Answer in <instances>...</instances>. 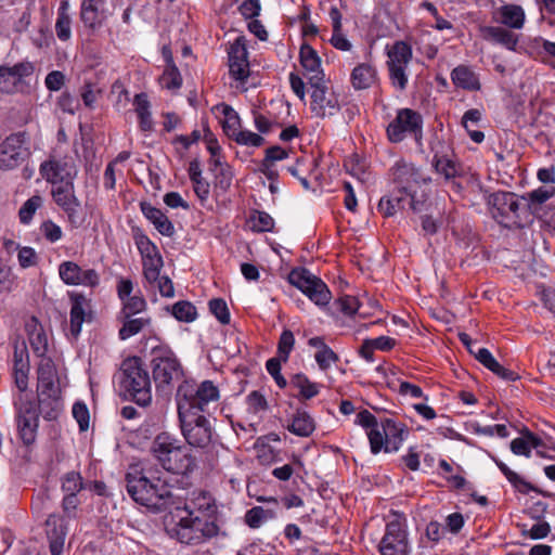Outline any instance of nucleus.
<instances>
[{"label":"nucleus","mask_w":555,"mask_h":555,"mask_svg":"<svg viewBox=\"0 0 555 555\" xmlns=\"http://www.w3.org/2000/svg\"><path fill=\"white\" fill-rule=\"evenodd\" d=\"M391 181L399 189L400 194L409 196V208L413 212H421L426 207L427 194L418 193L417 188L431 182L421 168L403 158L397 160L390 168Z\"/></svg>","instance_id":"obj_6"},{"label":"nucleus","mask_w":555,"mask_h":555,"mask_svg":"<svg viewBox=\"0 0 555 555\" xmlns=\"http://www.w3.org/2000/svg\"><path fill=\"white\" fill-rule=\"evenodd\" d=\"M250 228L256 232H270L273 230L274 220L266 211L255 210L248 220Z\"/></svg>","instance_id":"obj_43"},{"label":"nucleus","mask_w":555,"mask_h":555,"mask_svg":"<svg viewBox=\"0 0 555 555\" xmlns=\"http://www.w3.org/2000/svg\"><path fill=\"white\" fill-rule=\"evenodd\" d=\"M65 76L60 70H53L46 77V86L51 91H57L64 85Z\"/></svg>","instance_id":"obj_64"},{"label":"nucleus","mask_w":555,"mask_h":555,"mask_svg":"<svg viewBox=\"0 0 555 555\" xmlns=\"http://www.w3.org/2000/svg\"><path fill=\"white\" fill-rule=\"evenodd\" d=\"M146 309V301L142 296L133 295L122 300V309L119 315H137Z\"/></svg>","instance_id":"obj_49"},{"label":"nucleus","mask_w":555,"mask_h":555,"mask_svg":"<svg viewBox=\"0 0 555 555\" xmlns=\"http://www.w3.org/2000/svg\"><path fill=\"white\" fill-rule=\"evenodd\" d=\"M151 367L157 390L164 392L171 390L172 384L183 376V369L179 359L167 346L152 348Z\"/></svg>","instance_id":"obj_10"},{"label":"nucleus","mask_w":555,"mask_h":555,"mask_svg":"<svg viewBox=\"0 0 555 555\" xmlns=\"http://www.w3.org/2000/svg\"><path fill=\"white\" fill-rule=\"evenodd\" d=\"M283 360L279 358H271L267 361L266 367L268 373L273 377L276 385L280 388H285L287 385L286 379L281 374V362Z\"/></svg>","instance_id":"obj_54"},{"label":"nucleus","mask_w":555,"mask_h":555,"mask_svg":"<svg viewBox=\"0 0 555 555\" xmlns=\"http://www.w3.org/2000/svg\"><path fill=\"white\" fill-rule=\"evenodd\" d=\"M51 196L54 203L67 215L68 220L75 223L80 202L75 194L74 181L52 184Z\"/></svg>","instance_id":"obj_19"},{"label":"nucleus","mask_w":555,"mask_h":555,"mask_svg":"<svg viewBox=\"0 0 555 555\" xmlns=\"http://www.w3.org/2000/svg\"><path fill=\"white\" fill-rule=\"evenodd\" d=\"M409 205V196L400 194L399 189L396 192L385 195L379 199L378 211L385 217H392L398 211L403 210Z\"/></svg>","instance_id":"obj_30"},{"label":"nucleus","mask_w":555,"mask_h":555,"mask_svg":"<svg viewBox=\"0 0 555 555\" xmlns=\"http://www.w3.org/2000/svg\"><path fill=\"white\" fill-rule=\"evenodd\" d=\"M118 383L126 398L141 406L151 403V378L140 358L131 357L122 361L118 373Z\"/></svg>","instance_id":"obj_7"},{"label":"nucleus","mask_w":555,"mask_h":555,"mask_svg":"<svg viewBox=\"0 0 555 555\" xmlns=\"http://www.w3.org/2000/svg\"><path fill=\"white\" fill-rule=\"evenodd\" d=\"M178 411L204 413L210 403L220 398L218 387L211 380L196 384L193 380H183L177 389Z\"/></svg>","instance_id":"obj_9"},{"label":"nucleus","mask_w":555,"mask_h":555,"mask_svg":"<svg viewBox=\"0 0 555 555\" xmlns=\"http://www.w3.org/2000/svg\"><path fill=\"white\" fill-rule=\"evenodd\" d=\"M44 531L51 555H61L67 534L65 519L61 515H50L44 522Z\"/></svg>","instance_id":"obj_22"},{"label":"nucleus","mask_w":555,"mask_h":555,"mask_svg":"<svg viewBox=\"0 0 555 555\" xmlns=\"http://www.w3.org/2000/svg\"><path fill=\"white\" fill-rule=\"evenodd\" d=\"M433 166L435 170L442 175L447 180L452 179L457 175L456 164L447 155H439L438 152L434 155Z\"/></svg>","instance_id":"obj_41"},{"label":"nucleus","mask_w":555,"mask_h":555,"mask_svg":"<svg viewBox=\"0 0 555 555\" xmlns=\"http://www.w3.org/2000/svg\"><path fill=\"white\" fill-rule=\"evenodd\" d=\"M101 0H82L80 8V18L85 26L94 29L99 23L98 3Z\"/></svg>","instance_id":"obj_39"},{"label":"nucleus","mask_w":555,"mask_h":555,"mask_svg":"<svg viewBox=\"0 0 555 555\" xmlns=\"http://www.w3.org/2000/svg\"><path fill=\"white\" fill-rule=\"evenodd\" d=\"M337 305L341 312H344L346 315H352L354 314L359 309V301L356 297L345 295L338 298Z\"/></svg>","instance_id":"obj_59"},{"label":"nucleus","mask_w":555,"mask_h":555,"mask_svg":"<svg viewBox=\"0 0 555 555\" xmlns=\"http://www.w3.org/2000/svg\"><path fill=\"white\" fill-rule=\"evenodd\" d=\"M172 315L182 322H192L196 319V308L190 301H178L172 306Z\"/></svg>","instance_id":"obj_46"},{"label":"nucleus","mask_w":555,"mask_h":555,"mask_svg":"<svg viewBox=\"0 0 555 555\" xmlns=\"http://www.w3.org/2000/svg\"><path fill=\"white\" fill-rule=\"evenodd\" d=\"M40 231L43 237L50 243L57 242L59 240H61L63 234L62 229L51 220L42 222V224L40 225Z\"/></svg>","instance_id":"obj_56"},{"label":"nucleus","mask_w":555,"mask_h":555,"mask_svg":"<svg viewBox=\"0 0 555 555\" xmlns=\"http://www.w3.org/2000/svg\"><path fill=\"white\" fill-rule=\"evenodd\" d=\"M140 206L144 217L153 223L155 229L162 235L172 236L175 234V227L172 222L160 209L146 202H142Z\"/></svg>","instance_id":"obj_26"},{"label":"nucleus","mask_w":555,"mask_h":555,"mask_svg":"<svg viewBox=\"0 0 555 555\" xmlns=\"http://www.w3.org/2000/svg\"><path fill=\"white\" fill-rule=\"evenodd\" d=\"M475 358L490 371L498 369L499 362L487 348H477Z\"/></svg>","instance_id":"obj_62"},{"label":"nucleus","mask_w":555,"mask_h":555,"mask_svg":"<svg viewBox=\"0 0 555 555\" xmlns=\"http://www.w3.org/2000/svg\"><path fill=\"white\" fill-rule=\"evenodd\" d=\"M72 20L67 14V2H63L59 9L55 23L56 36L62 41H67L72 36Z\"/></svg>","instance_id":"obj_40"},{"label":"nucleus","mask_w":555,"mask_h":555,"mask_svg":"<svg viewBox=\"0 0 555 555\" xmlns=\"http://www.w3.org/2000/svg\"><path fill=\"white\" fill-rule=\"evenodd\" d=\"M287 429L296 436L309 437L315 429L313 418L306 411H297L287 426Z\"/></svg>","instance_id":"obj_34"},{"label":"nucleus","mask_w":555,"mask_h":555,"mask_svg":"<svg viewBox=\"0 0 555 555\" xmlns=\"http://www.w3.org/2000/svg\"><path fill=\"white\" fill-rule=\"evenodd\" d=\"M70 325L69 332L73 337H78L85 321L91 318L90 300L81 293L70 292Z\"/></svg>","instance_id":"obj_23"},{"label":"nucleus","mask_w":555,"mask_h":555,"mask_svg":"<svg viewBox=\"0 0 555 555\" xmlns=\"http://www.w3.org/2000/svg\"><path fill=\"white\" fill-rule=\"evenodd\" d=\"M406 66L388 65L389 77L395 88L403 91L408 85V75L405 73Z\"/></svg>","instance_id":"obj_51"},{"label":"nucleus","mask_w":555,"mask_h":555,"mask_svg":"<svg viewBox=\"0 0 555 555\" xmlns=\"http://www.w3.org/2000/svg\"><path fill=\"white\" fill-rule=\"evenodd\" d=\"M246 399L248 409L254 413H258L267 408L266 398L258 391H251Z\"/></svg>","instance_id":"obj_61"},{"label":"nucleus","mask_w":555,"mask_h":555,"mask_svg":"<svg viewBox=\"0 0 555 555\" xmlns=\"http://www.w3.org/2000/svg\"><path fill=\"white\" fill-rule=\"evenodd\" d=\"M188 516L181 517L177 525L169 530L171 537L180 543L196 545L204 542V533L199 531V517H193V513L185 507Z\"/></svg>","instance_id":"obj_20"},{"label":"nucleus","mask_w":555,"mask_h":555,"mask_svg":"<svg viewBox=\"0 0 555 555\" xmlns=\"http://www.w3.org/2000/svg\"><path fill=\"white\" fill-rule=\"evenodd\" d=\"M151 468L133 469L126 474V488L131 499L146 507L167 509L177 504L175 488L156 477Z\"/></svg>","instance_id":"obj_2"},{"label":"nucleus","mask_w":555,"mask_h":555,"mask_svg":"<svg viewBox=\"0 0 555 555\" xmlns=\"http://www.w3.org/2000/svg\"><path fill=\"white\" fill-rule=\"evenodd\" d=\"M29 372L30 360L26 341L16 340L12 370L16 387L13 393L15 442L12 465L20 476L31 472L35 444V392L28 389Z\"/></svg>","instance_id":"obj_1"},{"label":"nucleus","mask_w":555,"mask_h":555,"mask_svg":"<svg viewBox=\"0 0 555 555\" xmlns=\"http://www.w3.org/2000/svg\"><path fill=\"white\" fill-rule=\"evenodd\" d=\"M150 451L155 461L169 473L186 475L196 467L190 448L168 433L158 434L153 439Z\"/></svg>","instance_id":"obj_3"},{"label":"nucleus","mask_w":555,"mask_h":555,"mask_svg":"<svg viewBox=\"0 0 555 555\" xmlns=\"http://www.w3.org/2000/svg\"><path fill=\"white\" fill-rule=\"evenodd\" d=\"M388 57L387 65L408 66L412 60V48L404 41H397L388 50Z\"/></svg>","instance_id":"obj_38"},{"label":"nucleus","mask_w":555,"mask_h":555,"mask_svg":"<svg viewBox=\"0 0 555 555\" xmlns=\"http://www.w3.org/2000/svg\"><path fill=\"white\" fill-rule=\"evenodd\" d=\"M367 437L372 453L377 454L383 447L385 448V435L383 429H379L378 426L369 430Z\"/></svg>","instance_id":"obj_57"},{"label":"nucleus","mask_w":555,"mask_h":555,"mask_svg":"<svg viewBox=\"0 0 555 555\" xmlns=\"http://www.w3.org/2000/svg\"><path fill=\"white\" fill-rule=\"evenodd\" d=\"M30 152L26 145L25 133H13L0 144V169H13L28 158Z\"/></svg>","instance_id":"obj_16"},{"label":"nucleus","mask_w":555,"mask_h":555,"mask_svg":"<svg viewBox=\"0 0 555 555\" xmlns=\"http://www.w3.org/2000/svg\"><path fill=\"white\" fill-rule=\"evenodd\" d=\"M499 22L509 28L520 29L525 24V11L517 4H505L498 11Z\"/></svg>","instance_id":"obj_31"},{"label":"nucleus","mask_w":555,"mask_h":555,"mask_svg":"<svg viewBox=\"0 0 555 555\" xmlns=\"http://www.w3.org/2000/svg\"><path fill=\"white\" fill-rule=\"evenodd\" d=\"M485 40L505 47L511 51L516 50L518 36L500 26H483L480 29Z\"/></svg>","instance_id":"obj_27"},{"label":"nucleus","mask_w":555,"mask_h":555,"mask_svg":"<svg viewBox=\"0 0 555 555\" xmlns=\"http://www.w3.org/2000/svg\"><path fill=\"white\" fill-rule=\"evenodd\" d=\"M144 279L149 284H154L160 275L163 268L162 256L142 260Z\"/></svg>","instance_id":"obj_48"},{"label":"nucleus","mask_w":555,"mask_h":555,"mask_svg":"<svg viewBox=\"0 0 555 555\" xmlns=\"http://www.w3.org/2000/svg\"><path fill=\"white\" fill-rule=\"evenodd\" d=\"M135 113L139 117V126L142 131L153 129V120L150 111V101L145 93H139L134 96Z\"/></svg>","instance_id":"obj_37"},{"label":"nucleus","mask_w":555,"mask_h":555,"mask_svg":"<svg viewBox=\"0 0 555 555\" xmlns=\"http://www.w3.org/2000/svg\"><path fill=\"white\" fill-rule=\"evenodd\" d=\"M181 430L186 442L196 448L206 449L205 461L215 467L222 443L214 440V430L209 420L202 413L178 411Z\"/></svg>","instance_id":"obj_5"},{"label":"nucleus","mask_w":555,"mask_h":555,"mask_svg":"<svg viewBox=\"0 0 555 555\" xmlns=\"http://www.w3.org/2000/svg\"><path fill=\"white\" fill-rule=\"evenodd\" d=\"M278 516L276 508H264L254 506L245 514V522L251 529L260 528L267 520L274 519Z\"/></svg>","instance_id":"obj_36"},{"label":"nucleus","mask_w":555,"mask_h":555,"mask_svg":"<svg viewBox=\"0 0 555 555\" xmlns=\"http://www.w3.org/2000/svg\"><path fill=\"white\" fill-rule=\"evenodd\" d=\"M288 282L318 306H325L331 300L326 284L306 268L293 269L288 274Z\"/></svg>","instance_id":"obj_12"},{"label":"nucleus","mask_w":555,"mask_h":555,"mask_svg":"<svg viewBox=\"0 0 555 555\" xmlns=\"http://www.w3.org/2000/svg\"><path fill=\"white\" fill-rule=\"evenodd\" d=\"M314 359L321 371H326L333 363L339 361L338 354L330 347L324 350H318L314 354Z\"/></svg>","instance_id":"obj_53"},{"label":"nucleus","mask_w":555,"mask_h":555,"mask_svg":"<svg viewBox=\"0 0 555 555\" xmlns=\"http://www.w3.org/2000/svg\"><path fill=\"white\" fill-rule=\"evenodd\" d=\"M35 215V196L29 197L18 211L20 221L28 224Z\"/></svg>","instance_id":"obj_63"},{"label":"nucleus","mask_w":555,"mask_h":555,"mask_svg":"<svg viewBox=\"0 0 555 555\" xmlns=\"http://www.w3.org/2000/svg\"><path fill=\"white\" fill-rule=\"evenodd\" d=\"M34 73L31 63H17L12 67L0 66V92L15 93L28 92L29 83L26 78L30 77Z\"/></svg>","instance_id":"obj_15"},{"label":"nucleus","mask_w":555,"mask_h":555,"mask_svg":"<svg viewBox=\"0 0 555 555\" xmlns=\"http://www.w3.org/2000/svg\"><path fill=\"white\" fill-rule=\"evenodd\" d=\"M73 415L79 424L80 430H86L89 426V411L85 403L76 402L73 406Z\"/></svg>","instance_id":"obj_58"},{"label":"nucleus","mask_w":555,"mask_h":555,"mask_svg":"<svg viewBox=\"0 0 555 555\" xmlns=\"http://www.w3.org/2000/svg\"><path fill=\"white\" fill-rule=\"evenodd\" d=\"M245 18H255L259 15L261 7L260 0H245L238 8Z\"/></svg>","instance_id":"obj_60"},{"label":"nucleus","mask_w":555,"mask_h":555,"mask_svg":"<svg viewBox=\"0 0 555 555\" xmlns=\"http://www.w3.org/2000/svg\"><path fill=\"white\" fill-rule=\"evenodd\" d=\"M451 80L457 88L478 91L481 88L479 76L468 66L459 65L451 72Z\"/></svg>","instance_id":"obj_28"},{"label":"nucleus","mask_w":555,"mask_h":555,"mask_svg":"<svg viewBox=\"0 0 555 555\" xmlns=\"http://www.w3.org/2000/svg\"><path fill=\"white\" fill-rule=\"evenodd\" d=\"M248 52L242 38H237L229 49V70L231 76L245 81L249 76Z\"/></svg>","instance_id":"obj_21"},{"label":"nucleus","mask_w":555,"mask_h":555,"mask_svg":"<svg viewBox=\"0 0 555 555\" xmlns=\"http://www.w3.org/2000/svg\"><path fill=\"white\" fill-rule=\"evenodd\" d=\"M86 485L82 481V477L77 472H69L62 478V490L65 494L77 495Z\"/></svg>","instance_id":"obj_45"},{"label":"nucleus","mask_w":555,"mask_h":555,"mask_svg":"<svg viewBox=\"0 0 555 555\" xmlns=\"http://www.w3.org/2000/svg\"><path fill=\"white\" fill-rule=\"evenodd\" d=\"M77 166L72 157H51L40 165L41 176L51 184L74 181L77 177Z\"/></svg>","instance_id":"obj_17"},{"label":"nucleus","mask_w":555,"mask_h":555,"mask_svg":"<svg viewBox=\"0 0 555 555\" xmlns=\"http://www.w3.org/2000/svg\"><path fill=\"white\" fill-rule=\"evenodd\" d=\"M488 205L493 219L505 228H524L532 222L530 205L524 204L521 197L513 192L498 191L491 194Z\"/></svg>","instance_id":"obj_8"},{"label":"nucleus","mask_w":555,"mask_h":555,"mask_svg":"<svg viewBox=\"0 0 555 555\" xmlns=\"http://www.w3.org/2000/svg\"><path fill=\"white\" fill-rule=\"evenodd\" d=\"M555 193L554 186H541L532 192L528 193L527 196H521L524 204L530 205V211L534 205H541L551 198Z\"/></svg>","instance_id":"obj_44"},{"label":"nucleus","mask_w":555,"mask_h":555,"mask_svg":"<svg viewBox=\"0 0 555 555\" xmlns=\"http://www.w3.org/2000/svg\"><path fill=\"white\" fill-rule=\"evenodd\" d=\"M295 344V337L292 331L284 330L280 336L278 345V358L282 359L283 362L288 360L289 353L292 352Z\"/></svg>","instance_id":"obj_50"},{"label":"nucleus","mask_w":555,"mask_h":555,"mask_svg":"<svg viewBox=\"0 0 555 555\" xmlns=\"http://www.w3.org/2000/svg\"><path fill=\"white\" fill-rule=\"evenodd\" d=\"M299 60L309 85L325 80V75L321 68V59L311 46L304 43L300 47Z\"/></svg>","instance_id":"obj_24"},{"label":"nucleus","mask_w":555,"mask_h":555,"mask_svg":"<svg viewBox=\"0 0 555 555\" xmlns=\"http://www.w3.org/2000/svg\"><path fill=\"white\" fill-rule=\"evenodd\" d=\"M387 138L391 143L402 142L406 135H412L417 143L423 137V117L411 108H401L386 129Z\"/></svg>","instance_id":"obj_11"},{"label":"nucleus","mask_w":555,"mask_h":555,"mask_svg":"<svg viewBox=\"0 0 555 555\" xmlns=\"http://www.w3.org/2000/svg\"><path fill=\"white\" fill-rule=\"evenodd\" d=\"M309 86L311 88L310 109L317 117H332L340 111L338 94L325 80Z\"/></svg>","instance_id":"obj_14"},{"label":"nucleus","mask_w":555,"mask_h":555,"mask_svg":"<svg viewBox=\"0 0 555 555\" xmlns=\"http://www.w3.org/2000/svg\"><path fill=\"white\" fill-rule=\"evenodd\" d=\"M209 310L222 324L230 322V312L227 302L221 298H214L209 301Z\"/></svg>","instance_id":"obj_52"},{"label":"nucleus","mask_w":555,"mask_h":555,"mask_svg":"<svg viewBox=\"0 0 555 555\" xmlns=\"http://www.w3.org/2000/svg\"><path fill=\"white\" fill-rule=\"evenodd\" d=\"M378 552L380 555H410L405 519L395 518L386 524Z\"/></svg>","instance_id":"obj_13"},{"label":"nucleus","mask_w":555,"mask_h":555,"mask_svg":"<svg viewBox=\"0 0 555 555\" xmlns=\"http://www.w3.org/2000/svg\"><path fill=\"white\" fill-rule=\"evenodd\" d=\"M376 69L366 63L359 64L351 73V83L356 90H363L372 87L376 81Z\"/></svg>","instance_id":"obj_33"},{"label":"nucleus","mask_w":555,"mask_h":555,"mask_svg":"<svg viewBox=\"0 0 555 555\" xmlns=\"http://www.w3.org/2000/svg\"><path fill=\"white\" fill-rule=\"evenodd\" d=\"M236 134L237 137L234 139V141L242 145L258 147L264 143V139L261 135L249 130H242Z\"/></svg>","instance_id":"obj_55"},{"label":"nucleus","mask_w":555,"mask_h":555,"mask_svg":"<svg viewBox=\"0 0 555 555\" xmlns=\"http://www.w3.org/2000/svg\"><path fill=\"white\" fill-rule=\"evenodd\" d=\"M160 83L164 88L169 90L179 89L182 85L181 74L176 64H169L166 66L162 77Z\"/></svg>","instance_id":"obj_47"},{"label":"nucleus","mask_w":555,"mask_h":555,"mask_svg":"<svg viewBox=\"0 0 555 555\" xmlns=\"http://www.w3.org/2000/svg\"><path fill=\"white\" fill-rule=\"evenodd\" d=\"M59 274L66 285L95 287L100 284V275L94 269H82L74 261H64L59 266Z\"/></svg>","instance_id":"obj_18"},{"label":"nucleus","mask_w":555,"mask_h":555,"mask_svg":"<svg viewBox=\"0 0 555 555\" xmlns=\"http://www.w3.org/2000/svg\"><path fill=\"white\" fill-rule=\"evenodd\" d=\"M494 462L496 466L500 468L502 474L506 477V479L513 485V487L524 493L527 494L529 492H537L543 496L551 498L555 496V494L548 493L546 491L540 490L539 488L534 487L530 482L526 481L524 478H521L517 473L513 472L505 463H503L500 460L494 459Z\"/></svg>","instance_id":"obj_29"},{"label":"nucleus","mask_w":555,"mask_h":555,"mask_svg":"<svg viewBox=\"0 0 555 555\" xmlns=\"http://www.w3.org/2000/svg\"><path fill=\"white\" fill-rule=\"evenodd\" d=\"M118 319L122 322V326L118 332V336L121 340H126L139 334L144 327L151 324V319L147 317L134 318V315H118Z\"/></svg>","instance_id":"obj_32"},{"label":"nucleus","mask_w":555,"mask_h":555,"mask_svg":"<svg viewBox=\"0 0 555 555\" xmlns=\"http://www.w3.org/2000/svg\"><path fill=\"white\" fill-rule=\"evenodd\" d=\"M291 386L299 391L297 396L299 400H310L320 392V385L311 382L308 376L302 373L295 374L292 377Z\"/></svg>","instance_id":"obj_35"},{"label":"nucleus","mask_w":555,"mask_h":555,"mask_svg":"<svg viewBox=\"0 0 555 555\" xmlns=\"http://www.w3.org/2000/svg\"><path fill=\"white\" fill-rule=\"evenodd\" d=\"M223 114L225 117L222 122L223 131L230 139L234 140L237 137L236 133L242 131L240 117L237 113L228 105L224 106Z\"/></svg>","instance_id":"obj_42"},{"label":"nucleus","mask_w":555,"mask_h":555,"mask_svg":"<svg viewBox=\"0 0 555 555\" xmlns=\"http://www.w3.org/2000/svg\"><path fill=\"white\" fill-rule=\"evenodd\" d=\"M37 416L55 421L63 411L59 376L54 363L41 358L37 370Z\"/></svg>","instance_id":"obj_4"},{"label":"nucleus","mask_w":555,"mask_h":555,"mask_svg":"<svg viewBox=\"0 0 555 555\" xmlns=\"http://www.w3.org/2000/svg\"><path fill=\"white\" fill-rule=\"evenodd\" d=\"M380 427L385 435V451H397L408 434L403 424L392 418H385L382 421Z\"/></svg>","instance_id":"obj_25"}]
</instances>
